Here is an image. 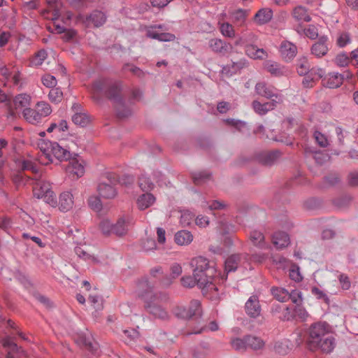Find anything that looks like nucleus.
<instances>
[{"mask_svg":"<svg viewBox=\"0 0 358 358\" xmlns=\"http://www.w3.org/2000/svg\"><path fill=\"white\" fill-rule=\"evenodd\" d=\"M193 268V275L198 280V287L210 300L219 299L217 287L213 283V277L215 276L216 268L210 266L207 258L199 256L193 258L190 262Z\"/></svg>","mask_w":358,"mask_h":358,"instance_id":"obj_1","label":"nucleus"},{"mask_svg":"<svg viewBox=\"0 0 358 358\" xmlns=\"http://www.w3.org/2000/svg\"><path fill=\"white\" fill-rule=\"evenodd\" d=\"M136 293L145 303V308L155 317L161 319L167 317V313L158 305L159 299L153 293L148 280H143L138 282Z\"/></svg>","mask_w":358,"mask_h":358,"instance_id":"obj_2","label":"nucleus"},{"mask_svg":"<svg viewBox=\"0 0 358 358\" xmlns=\"http://www.w3.org/2000/svg\"><path fill=\"white\" fill-rule=\"evenodd\" d=\"M38 146L42 152L39 160L44 164L52 162L53 158L62 161L68 160L71 157L70 151L57 142L42 141L38 144Z\"/></svg>","mask_w":358,"mask_h":358,"instance_id":"obj_3","label":"nucleus"},{"mask_svg":"<svg viewBox=\"0 0 358 358\" xmlns=\"http://www.w3.org/2000/svg\"><path fill=\"white\" fill-rule=\"evenodd\" d=\"M121 90V84L119 82L112 83L107 79H99L94 83L91 88V92L94 99H97V96L105 92L110 99L115 103H122V99L118 98V94Z\"/></svg>","mask_w":358,"mask_h":358,"instance_id":"obj_4","label":"nucleus"},{"mask_svg":"<svg viewBox=\"0 0 358 358\" xmlns=\"http://www.w3.org/2000/svg\"><path fill=\"white\" fill-rule=\"evenodd\" d=\"M34 196L43 199L46 203L52 207L57 205L56 195L52 189L51 184L47 181L37 182L33 188Z\"/></svg>","mask_w":358,"mask_h":358,"instance_id":"obj_5","label":"nucleus"},{"mask_svg":"<svg viewBox=\"0 0 358 358\" xmlns=\"http://www.w3.org/2000/svg\"><path fill=\"white\" fill-rule=\"evenodd\" d=\"M117 182V178L114 173H108L103 176L97 187L99 195L105 199L115 197L117 190L115 185Z\"/></svg>","mask_w":358,"mask_h":358,"instance_id":"obj_6","label":"nucleus"},{"mask_svg":"<svg viewBox=\"0 0 358 358\" xmlns=\"http://www.w3.org/2000/svg\"><path fill=\"white\" fill-rule=\"evenodd\" d=\"M333 331L332 327L326 322H317L310 325L308 329V343L311 346Z\"/></svg>","mask_w":358,"mask_h":358,"instance_id":"obj_7","label":"nucleus"},{"mask_svg":"<svg viewBox=\"0 0 358 358\" xmlns=\"http://www.w3.org/2000/svg\"><path fill=\"white\" fill-rule=\"evenodd\" d=\"M85 162L81 158L71 159L64 166L66 173L73 179H78L84 176L85 173Z\"/></svg>","mask_w":358,"mask_h":358,"instance_id":"obj_8","label":"nucleus"},{"mask_svg":"<svg viewBox=\"0 0 358 358\" xmlns=\"http://www.w3.org/2000/svg\"><path fill=\"white\" fill-rule=\"evenodd\" d=\"M176 314L178 317L183 319H190L193 316L201 315V303L198 300H193L188 307H178L176 310Z\"/></svg>","mask_w":358,"mask_h":358,"instance_id":"obj_9","label":"nucleus"},{"mask_svg":"<svg viewBox=\"0 0 358 358\" xmlns=\"http://www.w3.org/2000/svg\"><path fill=\"white\" fill-rule=\"evenodd\" d=\"M336 342L333 332L319 341L317 343L311 345L320 350L324 353H331L335 348Z\"/></svg>","mask_w":358,"mask_h":358,"instance_id":"obj_10","label":"nucleus"},{"mask_svg":"<svg viewBox=\"0 0 358 358\" xmlns=\"http://www.w3.org/2000/svg\"><path fill=\"white\" fill-rule=\"evenodd\" d=\"M279 52L284 60L291 61L297 54V48L294 43L288 41H284L280 45Z\"/></svg>","mask_w":358,"mask_h":358,"instance_id":"obj_11","label":"nucleus"},{"mask_svg":"<svg viewBox=\"0 0 358 358\" xmlns=\"http://www.w3.org/2000/svg\"><path fill=\"white\" fill-rule=\"evenodd\" d=\"M208 47L213 52L221 55L227 54L232 48L230 43L217 38H211L208 41Z\"/></svg>","mask_w":358,"mask_h":358,"instance_id":"obj_12","label":"nucleus"},{"mask_svg":"<svg viewBox=\"0 0 358 358\" xmlns=\"http://www.w3.org/2000/svg\"><path fill=\"white\" fill-rule=\"evenodd\" d=\"M72 109L75 111V114L72 115L71 120L75 124L84 127L90 124V118L89 115L82 111L80 105L73 104Z\"/></svg>","mask_w":358,"mask_h":358,"instance_id":"obj_13","label":"nucleus"},{"mask_svg":"<svg viewBox=\"0 0 358 358\" xmlns=\"http://www.w3.org/2000/svg\"><path fill=\"white\" fill-rule=\"evenodd\" d=\"M74 206V197L71 192L64 191L59 194L58 207L62 212L71 210Z\"/></svg>","mask_w":358,"mask_h":358,"instance_id":"obj_14","label":"nucleus"},{"mask_svg":"<svg viewBox=\"0 0 358 358\" xmlns=\"http://www.w3.org/2000/svg\"><path fill=\"white\" fill-rule=\"evenodd\" d=\"M327 41V36H322L317 42L313 44L310 49L312 55L318 58L326 55L329 51Z\"/></svg>","mask_w":358,"mask_h":358,"instance_id":"obj_15","label":"nucleus"},{"mask_svg":"<svg viewBox=\"0 0 358 358\" xmlns=\"http://www.w3.org/2000/svg\"><path fill=\"white\" fill-rule=\"evenodd\" d=\"M246 313L251 317H257L261 313V307L257 296H251L245 305Z\"/></svg>","mask_w":358,"mask_h":358,"instance_id":"obj_16","label":"nucleus"},{"mask_svg":"<svg viewBox=\"0 0 358 358\" xmlns=\"http://www.w3.org/2000/svg\"><path fill=\"white\" fill-rule=\"evenodd\" d=\"M255 92L259 96L271 99L273 97L274 93L277 92V90L265 82H259L255 85Z\"/></svg>","mask_w":358,"mask_h":358,"instance_id":"obj_17","label":"nucleus"},{"mask_svg":"<svg viewBox=\"0 0 358 358\" xmlns=\"http://www.w3.org/2000/svg\"><path fill=\"white\" fill-rule=\"evenodd\" d=\"M156 201V197L151 193H145L140 195L136 200V205L139 210H144L152 206Z\"/></svg>","mask_w":358,"mask_h":358,"instance_id":"obj_18","label":"nucleus"},{"mask_svg":"<svg viewBox=\"0 0 358 358\" xmlns=\"http://www.w3.org/2000/svg\"><path fill=\"white\" fill-rule=\"evenodd\" d=\"M344 77L338 73H329L324 79V85L329 88L339 87L343 82Z\"/></svg>","mask_w":358,"mask_h":358,"instance_id":"obj_19","label":"nucleus"},{"mask_svg":"<svg viewBox=\"0 0 358 358\" xmlns=\"http://www.w3.org/2000/svg\"><path fill=\"white\" fill-rule=\"evenodd\" d=\"M273 243L278 249H282L288 246L290 243L289 236L287 233L278 231L272 237Z\"/></svg>","mask_w":358,"mask_h":358,"instance_id":"obj_20","label":"nucleus"},{"mask_svg":"<svg viewBox=\"0 0 358 358\" xmlns=\"http://www.w3.org/2000/svg\"><path fill=\"white\" fill-rule=\"evenodd\" d=\"M69 125L65 120H59L58 122H52L47 129V132H55L59 134L68 131Z\"/></svg>","mask_w":358,"mask_h":358,"instance_id":"obj_21","label":"nucleus"},{"mask_svg":"<svg viewBox=\"0 0 358 358\" xmlns=\"http://www.w3.org/2000/svg\"><path fill=\"white\" fill-rule=\"evenodd\" d=\"M193 241V236L189 231L181 230L175 234V241L179 245H187Z\"/></svg>","mask_w":358,"mask_h":358,"instance_id":"obj_22","label":"nucleus"},{"mask_svg":"<svg viewBox=\"0 0 358 358\" xmlns=\"http://www.w3.org/2000/svg\"><path fill=\"white\" fill-rule=\"evenodd\" d=\"M106 20L105 14L101 11H94L86 19L88 24H93L94 27L101 26Z\"/></svg>","mask_w":358,"mask_h":358,"instance_id":"obj_23","label":"nucleus"},{"mask_svg":"<svg viewBox=\"0 0 358 358\" xmlns=\"http://www.w3.org/2000/svg\"><path fill=\"white\" fill-rule=\"evenodd\" d=\"M241 260L240 255H232L229 256L224 262V271L227 273L235 271Z\"/></svg>","mask_w":358,"mask_h":358,"instance_id":"obj_24","label":"nucleus"},{"mask_svg":"<svg viewBox=\"0 0 358 358\" xmlns=\"http://www.w3.org/2000/svg\"><path fill=\"white\" fill-rule=\"evenodd\" d=\"M130 218H120L117 220L115 224H113V234L121 236L124 235L128 229V224L130 222Z\"/></svg>","mask_w":358,"mask_h":358,"instance_id":"obj_25","label":"nucleus"},{"mask_svg":"<svg viewBox=\"0 0 358 358\" xmlns=\"http://www.w3.org/2000/svg\"><path fill=\"white\" fill-rule=\"evenodd\" d=\"M292 16L296 21L300 22H308L311 20V17L308 15L306 8L301 6H296L293 10Z\"/></svg>","mask_w":358,"mask_h":358,"instance_id":"obj_26","label":"nucleus"},{"mask_svg":"<svg viewBox=\"0 0 358 358\" xmlns=\"http://www.w3.org/2000/svg\"><path fill=\"white\" fill-rule=\"evenodd\" d=\"M245 52L248 57L255 59H264L267 57V53L264 49L257 48L252 45L246 46Z\"/></svg>","mask_w":358,"mask_h":358,"instance_id":"obj_27","label":"nucleus"},{"mask_svg":"<svg viewBox=\"0 0 358 358\" xmlns=\"http://www.w3.org/2000/svg\"><path fill=\"white\" fill-rule=\"evenodd\" d=\"M23 117L24 119L31 124H37L41 120V117L36 109L27 108L23 110Z\"/></svg>","mask_w":358,"mask_h":358,"instance_id":"obj_28","label":"nucleus"},{"mask_svg":"<svg viewBox=\"0 0 358 358\" xmlns=\"http://www.w3.org/2000/svg\"><path fill=\"white\" fill-rule=\"evenodd\" d=\"M273 13L269 8H262L255 15L256 21L264 24L268 22L272 18Z\"/></svg>","mask_w":358,"mask_h":358,"instance_id":"obj_29","label":"nucleus"},{"mask_svg":"<svg viewBox=\"0 0 358 358\" xmlns=\"http://www.w3.org/2000/svg\"><path fill=\"white\" fill-rule=\"evenodd\" d=\"M250 240L252 243L259 248H267L268 245L264 241V234L257 230H254L250 234Z\"/></svg>","mask_w":358,"mask_h":358,"instance_id":"obj_30","label":"nucleus"},{"mask_svg":"<svg viewBox=\"0 0 358 358\" xmlns=\"http://www.w3.org/2000/svg\"><path fill=\"white\" fill-rule=\"evenodd\" d=\"M293 348V344L288 339L277 341L274 345L275 351L280 355H285Z\"/></svg>","mask_w":358,"mask_h":358,"instance_id":"obj_31","label":"nucleus"},{"mask_svg":"<svg viewBox=\"0 0 358 358\" xmlns=\"http://www.w3.org/2000/svg\"><path fill=\"white\" fill-rule=\"evenodd\" d=\"M31 96L27 94H19L14 99V105L16 109H22L29 108L30 104Z\"/></svg>","mask_w":358,"mask_h":358,"instance_id":"obj_32","label":"nucleus"},{"mask_svg":"<svg viewBox=\"0 0 358 358\" xmlns=\"http://www.w3.org/2000/svg\"><path fill=\"white\" fill-rule=\"evenodd\" d=\"M148 37L157 39L159 41H171L175 39V36L169 33H159L155 30H148L147 32Z\"/></svg>","mask_w":358,"mask_h":358,"instance_id":"obj_33","label":"nucleus"},{"mask_svg":"<svg viewBox=\"0 0 358 358\" xmlns=\"http://www.w3.org/2000/svg\"><path fill=\"white\" fill-rule=\"evenodd\" d=\"M273 297L280 302H286L289 300V291L282 287H272L271 289Z\"/></svg>","mask_w":358,"mask_h":358,"instance_id":"obj_34","label":"nucleus"},{"mask_svg":"<svg viewBox=\"0 0 358 358\" xmlns=\"http://www.w3.org/2000/svg\"><path fill=\"white\" fill-rule=\"evenodd\" d=\"M218 25L222 36L231 38L235 37V30L231 24L228 22H222L220 20H218Z\"/></svg>","mask_w":358,"mask_h":358,"instance_id":"obj_35","label":"nucleus"},{"mask_svg":"<svg viewBox=\"0 0 358 358\" xmlns=\"http://www.w3.org/2000/svg\"><path fill=\"white\" fill-rule=\"evenodd\" d=\"M75 252L80 259H82L89 263L97 264L99 262L96 257L88 254L81 247H76Z\"/></svg>","mask_w":358,"mask_h":358,"instance_id":"obj_36","label":"nucleus"},{"mask_svg":"<svg viewBox=\"0 0 358 358\" xmlns=\"http://www.w3.org/2000/svg\"><path fill=\"white\" fill-rule=\"evenodd\" d=\"M48 11L53 13L52 20H56L59 16L60 9L62 8V2L60 0H47Z\"/></svg>","mask_w":358,"mask_h":358,"instance_id":"obj_37","label":"nucleus"},{"mask_svg":"<svg viewBox=\"0 0 358 358\" xmlns=\"http://www.w3.org/2000/svg\"><path fill=\"white\" fill-rule=\"evenodd\" d=\"M36 109L41 118L48 116L52 113L50 106L44 101L38 102L36 105Z\"/></svg>","mask_w":358,"mask_h":358,"instance_id":"obj_38","label":"nucleus"},{"mask_svg":"<svg viewBox=\"0 0 358 358\" xmlns=\"http://www.w3.org/2000/svg\"><path fill=\"white\" fill-rule=\"evenodd\" d=\"M310 70L309 63L306 57L300 58L297 62L296 71L299 75L305 76Z\"/></svg>","mask_w":358,"mask_h":358,"instance_id":"obj_39","label":"nucleus"},{"mask_svg":"<svg viewBox=\"0 0 358 358\" xmlns=\"http://www.w3.org/2000/svg\"><path fill=\"white\" fill-rule=\"evenodd\" d=\"M252 108L255 113L260 115H266L269 110H271V109L269 107V104L268 102H266L264 103H261L258 101H254L252 102Z\"/></svg>","mask_w":358,"mask_h":358,"instance_id":"obj_40","label":"nucleus"},{"mask_svg":"<svg viewBox=\"0 0 358 358\" xmlns=\"http://www.w3.org/2000/svg\"><path fill=\"white\" fill-rule=\"evenodd\" d=\"M316 143L321 148H327L329 145V139L324 134L315 131L313 134Z\"/></svg>","mask_w":358,"mask_h":358,"instance_id":"obj_41","label":"nucleus"},{"mask_svg":"<svg viewBox=\"0 0 358 358\" xmlns=\"http://www.w3.org/2000/svg\"><path fill=\"white\" fill-rule=\"evenodd\" d=\"M138 185L141 189L143 192H149L154 188V183L151 182L150 179L145 175H142L140 177Z\"/></svg>","mask_w":358,"mask_h":358,"instance_id":"obj_42","label":"nucleus"},{"mask_svg":"<svg viewBox=\"0 0 358 358\" xmlns=\"http://www.w3.org/2000/svg\"><path fill=\"white\" fill-rule=\"evenodd\" d=\"M48 98L52 103H60L63 99V92L59 87H55L50 90Z\"/></svg>","mask_w":358,"mask_h":358,"instance_id":"obj_43","label":"nucleus"},{"mask_svg":"<svg viewBox=\"0 0 358 358\" xmlns=\"http://www.w3.org/2000/svg\"><path fill=\"white\" fill-rule=\"evenodd\" d=\"M247 344L248 348L253 350H258L264 346V343L261 338L258 337L248 336Z\"/></svg>","mask_w":358,"mask_h":358,"instance_id":"obj_44","label":"nucleus"},{"mask_svg":"<svg viewBox=\"0 0 358 358\" xmlns=\"http://www.w3.org/2000/svg\"><path fill=\"white\" fill-rule=\"evenodd\" d=\"M194 218V215L188 210L181 211L180 222L182 226H189Z\"/></svg>","mask_w":358,"mask_h":358,"instance_id":"obj_45","label":"nucleus"},{"mask_svg":"<svg viewBox=\"0 0 358 358\" xmlns=\"http://www.w3.org/2000/svg\"><path fill=\"white\" fill-rule=\"evenodd\" d=\"M47 52L44 50H39L31 59V64L32 66H38L43 64L45 59L47 58Z\"/></svg>","mask_w":358,"mask_h":358,"instance_id":"obj_46","label":"nucleus"},{"mask_svg":"<svg viewBox=\"0 0 358 358\" xmlns=\"http://www.w3.org/2000/svg\"><path fill=\"white\" fill-rule=\"evenodd\" d=\"M232 347L237 351H243L246 350L248 347L247 344V336L244 338H234L231 341Z\"/></svg>","mask_w":358,"mask_h":358,"instance_id":"obj_47","label":"nucleus"},{"mask_svg":"<svg viewBox=\"0 0 358 358\" xmlns=\"http://www.w3.org/2000/svg\"><path fill=\"white\" fill-rule=\"evenodd\" d=\"M350 57L345 52H341L338 54L335 59L334 63L339 67H345L348 65Z\"/></svg>","mask_w":358,"mask_h":358,"instance_id":"obj_48","label":"nucleus"},{"mask_svg":"<svg viewBox=\"0 0 358 358\" xmlns=\"http://www.w3.org/2000/svg\"><path fill=\"white\" fill-rule=\"evenodd\" d=\"M289 299L296 306H300L303 302L301 292L298 289H293L289 292Z\"/></svg>","mask_w":358,"mask_h":358,"instance_id":"obj_49","label":"nucleus"},{"mask_svg":"<svg viewBox=\"0 0 358 358\" xmlns=\"http://www.w3.org/2000/svg\"><path fill=\"white\" fill-rule=\"evenodd\" d=\"M266 69L269 73L275 76H280L283 73L279 65L274 62H268L266 64Z\"/></svg>","mask_w":358,"mask_h":358,"instance_id":"obj_50","label":"nucleus"},{"mask_svg":"<svg viewBox=\"0 0 358 358\" xmlns=\"http://www.w3.org/2000/svg\"><path fill=\"white\" fill-rule=\"evenodd\" d=\"M42 83L46 87L48 88H55L57 85V81L55 76L50 74H45L41 78Z\"/></svg>","mask_w":358,"mask_h":358,"instance_id":"obj_51","label":"nucleus"},{"mask_svg":"<svg viewBox=\"0 0 358 358\" xmlns=\"http://www.w3.org/2000/svg\"><path fill=\"white\" fill-rule=\"evenodd\" d=\"M100 229L105 235H110L113 234V224L108 220H103L100 223Z\"/></svg>","mask_w":358,"mask_h":358,"instance_id":"obj_52","label":"nucleus"},{"mask_svg":"<svg viewBox=\"0 0 358 358\" xmlns=\"http://www.w3.org/2000/svg\"><path fill=\"white\" fill-rule=\"evenodd\" d=\"M234 20L236 22L243 24L246 18V11L243 9H238L232 13Z\"/></svg>","mask_w":358,"mask_h":358,"instance_id":"obj_53","label":"nucleus"},{"mask_svg":"<svg viewBox=\"0 0 358 358\" xmlns=\"http://www.w3.org/2000/svg\"><path fill=\"white\" fill-rule=\"evenodd\" d=\"M181 283L184 287H193L196 285H198V280L194 275H187L181 278Z\"/></svg>","mask_w":358,"mask_h":358,"instance_id":"obj_54","label":"nucleus"},{"mask_svg":"<svg viewBox=\"0 0 358 358\" xmlns=\"http://www.w3.org/2000/svg\"><path fill=\"white\" fill-rule=\"evenodd\" d=\"M88 204L90 207L94 210H99L102 206L99 197L96 196H90L88 199Z\"/></svg>","mask_w":358,"mask_h":358,"instance_id":"obj_55","label":"nucleus"},{"mask_svg":"<svg viewBox=\"0 0 358 358\" xmlns=\"http://www.w3.org/2000/svg\"><path fill=\"white\" fill-rule=\"evenodd\" d=\"M270 99H271V101L268 102V103L269 104V107L272 110L275 108L278 105L282 103L283 96L282 95L278 94L277 92H275L274 93L273 97L271 98Z\"/></svg>","mask_w":358,"mask_h":358,"instance_id":"obj_56","label":"nucleus"},{"mask_svg":"<svg viewBox=\"0 0 358 358\" xmlns=\"http://www.w3.org/2000/svg\"><path fill=\"white\" fill-rule=\"evenodd\" d=\"M304 34L309 38L314 40L318 36V30L314 25H310L304 30Z\"/></svg>","mask_w":358,"mask_h":358,"instance_id":"obj_57","label":"nucleus"},{"mask_svg":"<svg viewBox=\"0 0 358 358\" xmlns=\"http://www.w3.org/2000/svg\"><path fill=\"white\" fill-rule=\"evenodd\" d=\"M350 42V36L348 33H342L337 39V44L340 47H344Z\"/></svg>","mask_w":358,"mask_h":358,"instance_id":"obj_58","label":"nucleus"},{"mask_svg":"<svg viewBox=\"0 0 358 358\" xmlns=\"http://www.w3.org/2000/svg\"><path fill=\"white\" fill-rule=\"evenodd\" d=\"M289 277L292 280H294L295 282H299L302 280V276L299 272V268L298 267H293L289 270Z\"/></svg>","mask_w":358,"mask_h":358,"instance_id":"obj_59","label":"nucleus"},{"mask_svg":"<svg viewBox=\"0 0 358 358\" xmlns=\"http://www.w3.org/2000/svg\"><path fill=\"white\" fill-rule=\"evenodd\" d=\"M196 224L199 227H206L209 224V219L204 215H199L195 219Z\"/></svg>","mask_w":358,"mask_h":358,"instance_id":"obj_60","label":"nucleus"},{"mask_svg":"<svg viewBox=\"0 0 358 358\" xmlns=\"http://www.w3.org/2000/svg\"><path fill=\"white\" fill-rule=\"evenodd\" d=\"M339 282L343 289L347 290L350 287V281L347 275L341 274L339 275Z\"/></svg>","mask_w":358,"mask_h":358,"instance_id":"obj_61","label":"nucleus"},{"mask_svg":"<svg viewBox=\"0 0 358 358\" xmlns=\"http://www.w3.org/2000/svg\"><path fill=\"white\" fill-rule=\"evenodd\" d=\"M311 292H312L313 294L316 296L317 298H318L320 299H324L326 301H329V298L327 296V294H324L322 291H321L317 287H313L312 289H311Z\"/></svg>","mask_w":358,"mask_h":358,"instance_id":"obj_62","label":"nucleus"},{"mask_svg":"<svg viewBox=\"0 0 358 358\" xmlns=\"http://www.w3.org/2000/svg\"><path fill=\"white\" fill-rule=\"evenodd\" d=\"M171 276L175 278L179 276L182 273V267L179 264H174L171 268Z\"/></svg>","mask_w":358,"mask_h":358,"instance_id":"obj_63","label":"nucleus"},{"mask_svg":"<svg viewBox=\"0 0 358 358\" xmlns=\"http://www.w3.org/2000/svg\"><path fill=\"white\" fill-rule=\"evenodd\" d=\"M349 183L352 185H358V172L355 171L349 174L348 176Z\"/></svg>","mask_w":358,"mask_h":358,"instance_id":"obj_64","label":"nucleus"}]
</instances>
